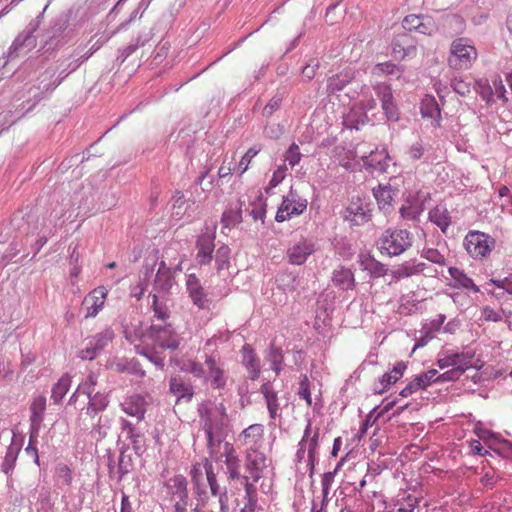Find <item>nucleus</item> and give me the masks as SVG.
Masks as SVG:
<instances>
[{"label":"nucleus","mask_w":512,"mask_h":512,"mask_svg":"<svg viewBox=\"0 0 512 512\" xmlns=\"http://www.w3.org/2000/svg\"><path fill=\"white\" fill-rule=\"evenodd\" d=\"M182 371L191 373L195 378L210 384L215 390H222L227 384V375L222 365L211 355H205L204 363L189 360L182 366Z\"/></svg>","instance_id":"obj_1"},{"label":"nucleus","mask_w":512,"mask_h":512,"mask_svg":"<svg viewBox=\"0 0 512 512\" xmlns=\"http://www.w3.org/2000/svg\"><path fill=\"white\" fill-rule=\"evenodd\" d=\"M413 234L406 229L388 228L377 241L382 255L395 257L403 254L413 245Z\"/></svg>","instance_id":"obj_2"},{"label":"nucleus","mask_w":512,"mask_h":512,"mask_svg":"<svg viewBox=\"0 0 512 512\" xmlns=\"http://www.w3.org/2000/svg\"><path fill=\"white\" fill-rule=\"evenodd\" d=\"M143 343L152 344L154 348L176 350L180 345V337L171 324H152L139 337Z\"/></svg>","instance_id":"obj_3"},{"label":"nucleus","mask_w":512,"mask_h":512,"mask_svg":"<svg viewBox=\"0 0 512 512\" xmlns=\"http://www.w3.org/2000/svg\"><path fill=\"white\" fill-rule=\"evenodd\" d=\"M197 412L203 422L205 433L223 430L227 422L226 407L223 403L216 404L212 400H204L198 404Z\"/></svg>","instance_id":"obj_4"},{"label":"nucleus","mask_w":512,"mask_h":512,"mask_svg":"<svg viewBox=\"0 0 512 512\" xmlns=\"http://www.w3.org/2000/svg\"><path fill=\"white\" fill-rule=\"evenodd\" d=\"M69 23V15L62 13L50 22L40 35V49L44 53L54 50L63 43Z\"/></svg>","instance_id":"obj_5"},{"label":"nucleus","mask_w":512,"mask_h":512,"mask_svg":"<svg viewBox=\"0 0 512 512\" xmlns=\"http://www.w3.org/2000/svg\"><path fill=\"white\" fill-rule=\"evenodd\" d=\"M476 57V49L469 43L468 39L458 38L451 44L448 63L455 70H466L471 67Z\"/></svg>","instance_id":"obj_6"},{"label":"nucleus","mask_w":512,"mask_h":512,"mask_svg":"<svg viewBox=\"0 0 512 512\" xmlns=\"http://www.w3.org/2000/svg\"><path fill=\"white\" fill-rule=\"evenodd\" d=\"M38 26L39 20H36L35 22H31L21 33L18 34L8 49L6 61L3 66L9 61L25 56L36 47L37 36H35L34 33Z\"/></svg>","instance_id":"obj_7"},{"label":"nucleus","mask_w":512,"mask_h":512,"mask_svg":"<svg viewBox=\"0 0 512 512\" xmlns=\"http://www.w3.org/2000/svg\"><path fill=\"white\" fill-rule=\"evenodd\" d=\"M463 245L467 253L475 258L487 257L495 246V239L480 231H470L464 238Z\"/></svg>","instance_id":"obj_8"},{"label":"nucleus","mask_w":512,"mask_h":512,"mask_svg":"<svg viewBox=\"0 0 512 512\" xmlns=\"http://www.w3.org/2000/svg\"><path fill=\"white\" fill-rule=\"evenodd\" d=\"M314 251V242L311 239L300 236L298 239H294L289 246L287 258L289 263L293 265H302Z\"/></svg>","instance_id":"obj_9"},{"label":"nucleus","mask_w":512,"mask_h":512,"mask_svg":"<svg viewBox=\"0 0 512 512\" xmlns=\"http://www.w3.org/2000/svg\"><path fill=\"white\" fill-rule=\"evenodd\" d=\"M167 493L173 502V509L188 506L187 480L183 475H176L166 483Z\"/></svg>","instance_id":"obj_10"},{"label":"nucleus","mask_w":512,"mask_h":512,"mask_svg":"<svg viewBox=\"0 0 512 512\" xmlns=\"http://www.w3.org/2000/svg\"><path fill=\"white\" fill-rule=\"evenodd\" d=\"M377 98L381 101L382 110L389 121H397L399 112L394 102L391 86L385 83H377L373 87Z\"/></svg>","instance_id":"obj_11"},{"label":"nucleus","mask_w":512,"mask_h":512,"mask_svg":"<svg viewBox=\"0 0 512 512\" xmlns=\"http://www.w3.org/2000/svg\"><path fill=\"white\" fill-rule=\"evenodd\" d=\"M307 208V201L305 199L298 198L292 192L283 199L281 206L279 207L275 220L277 222H283L290 219L294 215L302 214Z\"/></svg>","instance_id":"obj_12"},{"label":"nucleus","mask_w":512,"mask_h":512,"mask_svg":"<svg viewBox=\"0 0 512 512\" xmlns=\"http://www.w3.org/2000/svg\"><path fill=\"white\" fill-rule=\"evenodd\" d=\"M169 392L176 397V403L182 400L190 402L194 396V387L189 380L180 375H174L169 379Z\"/></svg>","instance_id":"obj_13"},{"label":"nucleus","mask_w":512,"mask_h":512,"mask_svg":"<svg viewBox=\"0 0 512 512\" xmlns=\"http://www.w3.org/2000/svg\"><path fill=\"white\" fill-rule=\"evenodd\" d=\"M214 233H203L201 234L196 242V260L200 265H207L213 259V251H214Z\"/></svg>","instance_id":"obj_14"},{"label":"nucleus","mask_w":512,"mask_h":512,"mask_svg":"<svg viewBox=\"0 0 512 512\" xmlns=\"http://www.w3.org/2000/svg\"><path fill=\"white\" fill-rule=\"evenodd\" d=\"M104 287H98L90 292L82 302V309L85 311V318L94 317L102 309L106 297Z\"/></svg>","instance_id":"obj_15"},{"label":"nucleus","mask_w":512,"mask_h":512,"mask_svg":"<svg viewBox=\"0 0 512 512\" xmlns=\"http://www.w3.org/2000/svg\"><path fill=\"white\" fill-rule=\"evenodd\" d=\"M186 288L194 305L199 309L208 308L209 300L207 298V294L195 274H189L187 276Z\"/></svg>","instance_id":"obj_16"},{"label":"nucleus","mask_w":512,"mask_h":512,"mask_svg":"<svg viewBox=\"0 0 512 512\" xmlns=\"http://www.w3.org/2000/svg\"><path fill=\"white\" fill-rule=\"evenodd\" d=\"M147 405L146 398L140 394L131 395L121 403L122 410L129 416L137 418L138 421L144 419Z\"/></svg>","instance_id":"obj_17"},{"label":"nucleus","mask_w":512,"mask_h":512,"mask_svg":"<svg viewBox=\"0 0 512 512\" xmlns=\"http://www.w3.org/2000/svg\"><path fill=\"white\" fill-rule=\"evenodd\" d=\"M175 280L171 268L161 261L154 280V291L156 294H166L174 285Z\"/></svg>","instance_id":"obj_18"},{"label":"nucleus","mask_w":512,"mask_h":512,"mask_svg":"<svg viewBox=\"0 0 512 512\" xmlns=\"http://www.w3.org/2000/svg\"><path fill=\"white\" fill-rule=\"evenodd\" d=\"M58 67H48L38 78V89L41 91L54 90L68 76L66 69H62L58 77H55Z\"/></svg>","instance_id":"obj_19"},{"label":"nucleus","mask_w":512,"mask_h":512,"mask_svg":"<svg viewBox=\"0 0 512 512\" xmlns=\"http://www.w3.org/2000/svg\"><path fill=\"white\" fill-rule=\"evenodd\" d=\"M86 395L88 404L85 408V414L94 417L98 413L104 411L109 405L108 395L101 392L93 393V389L87 388ZM84 411V408L82 409Z\"/></svg>","instance_id":"obj_20"},{"label":"nucleus","mask_w":512,"mask_h":512,"mask_svg":"<svg viewBox=\"0 0 512 512\" xmlns=\"http://www.w3.org/2000/svg\"><path fill=\"white\" fill-rule=\"evenodd\" d=\"M266 467V458L257 451L248 452L245 468L253 482H258L262 477V470Z\"/></svg>","instance_id":"obj_21"},{"label":"nucleus","mask_w":512,"mask_h":512,"mask_svg":"<svg viewBox=\"0 0 512 512\" xmlns=\"http://www.w3.org/2000/svg\"><path fill=\"white\" fill-rule=\"evenodd\" d=\"M390 156L386 151H371L369 156H363V166L373 172L385 173L388 170Z\"/></svg>","instance_id":"obj_22"},{"label":"nucleus","mask_w":512,"mask_h":512,"mask_svg":"<svg viewBox=\"0 0 512 512\" xmlns=\"http://www.w3.org/2000/svg\"><path fill=\"white\" fill-rule=\"evenodd\" d=\"M437 374V370L431 369L425 373L417 375L405 388L401 390L400 396L408 397L419 390L425 389L434 382Z\"/></svg>","instance_id":"obj_23"},{"label":"nucleus","mask_w":512,"mask_h":512,"mask_svg":"<svg viewBox=\"0 0 512 512\" xmlns=\"http://www.w3.org/2000/svg\"><path fill=\"white\" fill-rule=\"evenodd\" d=\"M343 218L354 226H361L371 220V213L362 204L352 202L345 209Z\"/></svg>","instance_id":"obj_24"},{"label":"nucleus","mask_w":512,"mask_h":512,"mask_svg":"<svg viewBox=\"0 0 512 512\" xmlns=\"http://www.w3.org/2000/svg\"><path fill=\"white\" fill-rule=\"evenodd\" d=\"M46 410V397L43 395L36 396L30 406L31 416V430L37 433L40 429L41 423L44 420V412Z\"/></svg>","instance_id":"obj_25"},{"label":"nucleus","mask_w":512,"mask_h":512,"mask_svg":"<svg viewBox=\"0 0 512 512\" xmlns=\"http://www.w3.org/2000/svg\"><path fill=\"white\" fill-rule=\"evenodd\" d=\"M224 454L226 465L225 473L227 474L228 479H240V460L235 454L233 446L228 442L224 443Z\"/></svg>","instance_id":"obj_26"},{"label":"nucleus","mask_w":512,"mask_h":512,"mask_svg":"<svg viewBox=\"0 0 512 512\" xmlns=\"http://www.w3.org/2000/svg\"><path fill=\"white\" fill-rule=\"evenodd\" d=\"M260 392L264 396L270 418L276 419L279 417L280 403L278 393L273 389L271 383H264L260 388Z\"/></svg>","instance_id":"obj_27"},{"label":"nucleus","mask_w":512,"mask_h":512,"mask_svg":"<svg viewBox=\"0 0 512 512\" xmlns=\"http://www.w3.org/2000/svg\"><path fill=\"white\" fill-rule=\"evenodd\" d=\"M242 363L249 372L251 380H256L260 374V363L253 349L249 345L242 347Z\"/></svg>","instance_id":"obj_28"},{"label":"nucleus","mask_w":512,"mask_h":512,"mask_svg":"<svg viewBox=\"0 0 512 512\" xmlns=\"http://www.w3.org/2000/svg\"><path fill=\"white\" fill-rule=\"evenodd\" d=\"M353 80L351 72H342L328 78L326 92L328 96L336 95L342 91Z\"/></svg>","instance_id":"obj_29"},{"label":"nucleus","mask_w":512,"mask_h":512,"mask_svg":"<svg viewBox=\"0 0 512 512\" xmlns=\"http://www.w3.org/2000/svg\"><path fill=\"white\" fill-rule=\"evenodd\" d=\"M429 220L437 225L443 233L451 224L450 213L445 205H437L429 212Z\"/></svg>","instance_id":"obj_30"},{"label":"nucleus","mask_w":512,"mask_h":512,"mask_svg":"<svg viewBox=\"0 0 512 512\" xmlns=\"http://www.w3.org/2000/svg\"><path fill=\"white\" fill-rule=\"evenodd\" d=\"M19 452L20 447L16 444L11 443L9 446L5 447V456L1 462L0 468L8 477L11 476L15 468Z\"/></svg>","instance_id":"obj_31"},{"label":"nucleus","mask_w":512,"mask_h":512,"mask_svg":"<svg viewBox=\"0 0 512 512\" xmlns=\"http://www.w3.org/2000/svg\"><path fill=\"white\" fill-rule=\"evenodd\" d=\"M332 281L342 290L352 289L355 285L354 275L350 269L340 267L333 272Z\"/></svg>","instance_id":"obj_32"},{"label":"nucleus","mask_w":512,"mask_h":512,"mask_svg":"<svg viewBox=\"0 0 512 512\" xmlns=\"http://www.w3.org/2000/svg\"><path fill=\"white\" fill-rule=\"evenodd\" d=\"M368 120L367 114L359 106H354L345 116L344 124L347 128L358 130L361 126L365 125Z\"/></svg>","instance_id":"obj_33"},{"label":"nucleus","mask_w":512,"mask_h":512,"mask_svg":"<svg viewBox=\"0 0 512 512\" xmlns=\"http://www.w3.org/2000/svg\"><path fill=\"white\" fill-rule=\"evenodd\" d=\"M408 42V35H399L392 41V55L396 59H404L406 56H410L415 53L416 48L412 45L405 47L404 45Z\"/></svg>","instance_id":"obj_34"},{"label":"nucleus","mask_w":512,"mask_h":512,"mask_svg":"<svg viewBox=\"0 0 512 512\" xmlns=\"http://www.w3.org/2000/svg\"><path fill=\"white\" fill-rule=\"evenodd\" d=\"M91 54L92 53H82V51L75 50L70 57L62 59L57 67L58 69H66L69 75L72 71H75L82 62L87 60Z\"/></svg>","instance_id":"obj_35"},{"label":"nucleus","mask_w":512,"mask_h":512,"mask_svg":"<svg viewBox=\"0 0 512 512\" xmlns=\"http://www.w3.org/2000/svg\"><path fill=\"white\" fill-rule=\"evenodd\" d=\"M373 195L381 210L387 211L391 207L393 195L390 185H378L373 189Z\"/></svg>","instance_id":"obj_36"},{"label":"nucleus","mask_w":512,"mask_h":512,"mask_svg":"<svg viewBox=\"0 0 512 512\" xmlns=\"http://www.w3.org/2000/svg\"><path fill=\"white\" fill-rule=\"evenodd\" d=\"M448 272L451 278L456 282L455 286L470 289L476 293L479 292L478 286L474 284L473 280L468 277L463 270L457 267H450Z\"/></svg>","instance_id":"obj_37"},{"label":"nucleus","mask_w":512,"mask_h":512,"mask_svg":"<svg viewBox=\"0 0 512 512\" xmlns=\"http://www.w3.org/2000/svg\"><path fill=\"white\" fill-rule=\"evenodd\" d=\"M364 270L368 271L371 277L379 278L388 274L387 266L374 258H368L362 262Z\"/></svg>","instance_id":"obj_38"},{"label":"nucleus","mask_w":512,"mask_h":512,"mask_svg":"<svg viewBox=\"0 0 512 512\" xmlns=\"http://www.w3.org/2000/svg\"><path fill=\"white\" fill-rule=\"evenodd\" d=\"M71 386V378L68 375L62 376L58 382L53 386L51 398L54 403L58 404L66 395Z\"/></svg>","instance_id":"obj_39"},{"label":"nucleus","mask_w":512,"mask_h":512,"mask_svg":"<svg viewBox=\"0 0 512 512\" xmlns=\"http://www.w3.org/2000/svg\"><path fill=\"white\" fill-rule=\"evenodd\" d=\"M128 450V445L123 444L120 447V455L118 459V474L119 480H122L125 475H127L132 470V458L130 455H127L126 452Z\"/></svg>","instance_id":"obj_40"},{"label":"nucleus","mask_w":512,"mask_h":512,"mask_svg":"<svg viewBox=\"0 0 512 512\" xmlns=\"http://www.w3.org/2000/svg\"><path fill=\"white\" fill-rule=\"evenodd\" d=\"M221 222L224 227L232 228L242 222V211L241 208H227L221 218Z\"/></svg>","instance_id":"obj_41"},{"label":"nucleus","mask_w":512,"mask_h":512,"mask_svg":"<svg viewBox=\"0 0 512 512\" xmlns=\"http://www.w3.org/2000/svg\"><path fill=\"white\" fill-rule=\"evenodd\" d=\"M114 338V332L110 328L97 333L96 335L88 338L90 342L95 346L98 352L103 350Z\"/></svg>","instance_id":"obj_42"},{"label":"nucleus","mask_w":512,"mask_h":512,"mask_svg":"<svg viewBox=\"0 0 512 512\" xmlns=\"http://www.w3.org/2000/svg\"><path fill=\"white\" fill-rule=\"evenodd\" d=\"M204 469H205L207 483L210 487L211 494L213 496L220 494V491L222 489H221L220 485L218 484L216 473L214 472L212 462L207 458L204 461Z\"/></svg>","instance_id":"obj_43"},{"label":"nucleus","mask_w":512,"mask_h":512,"mask_svg":"<svg viewBox=\"0 0 512 512\" xmlns=\"http://www.w3.org/2000/svg\"><path fill=\"white\" fill-rule=\"evenodd\" d=\"M216 269L218 273L226 270L230 266V248L227 245L220 246L215 256Z\"/></svg>","instance_id":"obj_44"},{"label":"nucleus","mask_w":512,"mask_h":512,"mask_svg":"<svg viewBox=\"0 0 512 512\" xmlns=\"http://www.w3.org/2000/svg\"><path fill=\"white\" fill-rule=\"evenodd\" d=\"M474 352L466 351L461 353H452L454 366L457 369L463 370V373L472 366V360L474 358Z\"/></svg>","instance_id":"obj_45"},{"label":"nucleus","mask_w":512,"mask_h":512,"mask_svg":"<svg viewBox=\"0 0 512 512\" xmlns=\"http://www.w3.org/2000/svg\"><path fill=\"white\" fill-rule=\"evenodd\" d=\"M401 72V68L392 62L378 63L372 69V73L377 76H382L385 74L399 76Z\"/></svg>","instance_id":"obj_46"},{"label":"nucleus","mask_w":512,"mask_h":512,"mask_svg":"<svg viewBox=\"0 0 512 512\" xmlns=\"http://www.w3.org/2000/svg\"><path fill=\"white\" fill-rule=\"evenodd\" d=\"M140 355L145 356L149 361H151L157 368L163 369L165 366L164 358L156 351L154 346L149 347L148 345L143 347L141 350H138Z\"/></svg>","instance_id":"obj_47"},{"label":"nucleus","mask_w":512,"mask_h":512,"mask_svg":"<svg viewBox=\"0 0 512 512\" xmlns=\"http://www.w3.org/2000/svg\"><path fill=\"white\" fill-rule=\"evenodd\" d=\"M267 360L271 363L272 370L275 371L276 375H279L281 371V364L283 362L281 349L271 345L267 354Z\"/></svg>","instance_id":"obj_48"},{"label":"nucleus","mask_w":512,"mask_h":512,"mask_svg":"<svg viewBox=\"0 0 512 512\" xmlns=\"http://www.w3.org/2000/svg\"><path fill=\"white\" fill-rule=\"evenodd\" d=\"M205 434L207 437V447L209 450V454L211 457H214L217 453V448L220 447V445L224 439L223 430L212 431L211 434H209V433H205Z\"/></svg>","instance_id":"obj_49"},{"label":"nucleus","mask_w":512,"mask_h":512,"mask_svg":"<svg viewBox=\"0 0 512 512\" xmlns=\"http://www.w3.org/2000/svg\"><path fill=\"white\" fill-rule=\"evenodd\" d=\"M474 89L486 103H490L493 100V89L489 85L488 80L480 79L475 81Z\"/></svg>","instance_id":"obj_50"},{"label":"nucleus","mask_w":512,"mask_h":512,"mask_svg":"<svg viewBox=\"0 0 512 512\" xmlns=\"http://www.w3.org/2000/svg\"><path fill=\"white\" fill-rule=\"evenodd\" d=\"M277 282L279 283L280 287H282L284 290L289 291L296 290L298 286L296 275L290 272H284L279 274Z\"/></svg>","instance_id":"obj_51"},{"label":"nucleus","mask_w":512,"mask_h":512,"mask_svg":"<svg viewBox=\"0 0 512 512\" xmlns=\"http://www.w3.org/2000/svg\"><path fill=\"white\" fill-rule=\"evenodd\" d=\"M261 151V146H253L243 155L238 165L239 175L247 171L252 159Z\"/></svg>","instance_id":"obj_52"},{"label":"nucleus","mask_w":512,"mask_h":512,"mask_svg":"<svg viewBox=\"0 0 512 512\" xmlns=\"http://www.w3.org/2000/svg\"><path fill=\"white\" fill-rule=\"evenodd\" d=\"M398 381V378H396L393 373L387 372L382 377L379 378L378 384H375L374 392L376 394H382L384 393L391 385L395 384Z\"/></svg>","instance_id":"obj_53"},{"label":"nucleus","mask_w":512,"mask_h":512,"mask_svg":"<svg viewBox=\"0 0 512 512\" xmlns=\"http://www.w3.org/2000/svg\"><path fill=\"white\" fill-rule=\"evenodd\" d=\"M419 27L416 31L424 35H433L437 32V25L435 21L429 16H422Z\"/></svg>","instance_id":"obj_54"},{"label":"nucleus","mask_w":512,"mask_h":512,"mask_svg":"<svg viewBox=\"0 0 512 512\" xmlns=\"http://www.w3.org/2000/svg\"><path fill=\"white\" fill-rule=\"evenodd\" d=\"M390 275L394 281H398L403 278H408L413 275L412 268L409 262H405L401 265L394 267L390 270Z\"/></svg>","instance_id":"obj_55"},{"label":"nucleus","mask_w":512,"mask_h":512,"mask_svg":"<svg viewBox=\"0 0 512 512\" xmlns=\"http://www.w3.org/2000/svg\"><path fill=\"white\" fill-rule=\"evenodd\" d=\"M55 475L59 482L69 486L72 483V472L65 464H58L55 469Z\"/></svg>","instance_id":"obj_56"},{"label":"nucleus","mask_w":512,"mask_h":512,"mask_svg":"<svg viewBox=\"0 0 512 512\" xmlns=\"http://www.w3.org/2000/svg\"><path fill=\"white\" fill-rule=\"evenodd\" d=\"M158 297L159 296L156 293H154L152 295V298H153L152 307H153V311H154V317H156L159 320L165 321L169 318L170 312L165 305L158 302Z\"/></svg>","instance_id":"obj_57"},{"label":"nucleus","mask_w":512,"mask_h":512,"mask_svg":"<svg viewBox=\"0 0 512 512\" xmlns=\"http://www.w3.org/2000/svg\"><path fill=\"white\" fill-rule=\"evenodd\" d=\"M146 41L147 39H141V37H138L135 43H131L127 47L119 51L117 60L120 61V63H123L131 54H133L136 51L138 47L143 46Z\"/></svg>","instance_id":"obj_58"},{"label":"nucleus","mask_w":512,"mask_h":512,"mask_svg":"<svg viewBox=\"0 0 512 512\" xmlns=\"http://www.w3.org/2000/svg\"><path fill=\"white\" fill-rule=\"evenodd\" d=\"M463 374V370L457 369L454 366L450 370H447L446 372L439 374L437 377L435 376L434 382L444 383L448 381H455L458 380Z\"/></svg>","instance_id":"obj_59"},{"label":"nucleus","mask_w":512,"mask_h":512,"mask_svg":"<svg viewBox=\"0 0 512 512\" xmlns=\"http://www.w3.org/2000/svg\"><path fill=\"white\" fill-rule=\"evenodd\" d=\"M444 25L453 28L455 32H460L464 28V19L458 14H447L444 17Z\"/></svg>","instance_id":"obj_60"},{"label":"nucleus","mask_w":512,"mask_h":512,"mask_svg":"<svg viewBox=\"0 0 512 512\" xmlns=\"http://www.w3.org/2000/svg\"><path fill=\"white\" fill-rule=\"evenodd\" d=\"M421 112L424 117L434 118L440 115V109L434 99H429L422 104Z\"/></svg>","instance_id":"obj_61"},{"label":"nucleus","mask_w":512,"mask_h":512,"mask_svg":"<svg viewBox=\"0 0 512 512\" xmlns=\"http://www.w3.org/2000/svg\"><path fill=\"white\" fill-rule=\"evenodd\" d=\"M298 395L300 398L304 399L308 406L312 405V398L309 388V380L306 375L301 376V380L299 383V391Z\"/></svg>","instance_id":"obj_62"},{"label":"nucleus","mask_w":512,"mask_h":512,"mask_svg":"<svg viewBox=\"0 0 512 512\" xmlns=\"http://www.w3.org/2000/svg\"><path fill=\"white\" fill-rule=\"evenodd\" d=\"M451 85L453 90L461 96H467L471 92V82H467L461 78H454Z\"/></svg>","instance_id":"obj_63"},{"label":"nucleus","mask_w":512,"mask_h":512,"mask_svg":"<svg viewBox=\"0 0 512 512\" xmlns=\"http://www.w3.org/2000/svg\"><path fill=\"white\" fill-rule=\"evenodd\" d=\"M422 256L427 259L428 261L444 265L445 264V257L442 255L437 249L429 248L422 252Z\"/></svg>","instance_id":"obj_64"}]
</instances>
